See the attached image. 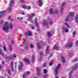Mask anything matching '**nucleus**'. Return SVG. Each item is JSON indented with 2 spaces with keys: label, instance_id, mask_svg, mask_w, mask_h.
I'll return each instance as SVG.
<instances>
[{
  "label": "nucleus",
  "instance_id": "f257e3e1",
  "mask_svg": "<svg viewBox=\"0 0 78 78\" xmlns=\"http://www.w3.org/2000/svg\"><path fill=\"white\" fill-rule=\"evenodd\" d=\"M10 26L9 25V24L8 22H5L4 23V26L3 27V30L5 31H6V33L9 32V30Z\"/></svg>",
  "mask_w": 78,
  "mask_h": 78
},
{
  "label": "nucleus",
  "instance_id": "f03ea898",
  "mask_svg": "<svg viewBox=\"0 0 78 78\" xmlns=\"http://www.w3.org/2000/svg\"><path fill=\"white\" fill-rule=\"evenodd\" d=\"M61 65L60 64H58L55 69V76H56L58 75V70L59 69Z\"/></svg>",
  "mask_w": 78,
  "mask_h": 78
},
{
  "label": "nucleus",
  "instance_id": "7ed1b4c3",
  "mask_svg": "<svg viewBox=\"0 0 78 78\" xmlns=\"http://www.w3.org/2000/svg\"><path fill=\"white\" fill-rule=\"evenodd\" d=\"M14 1H11L10 3V12L12 11V7L14 5Z\"/></svg>",
  "mask_w": 78,
  "mask_h": 78
},
{
  "label": "nucleus",
  "instance_id": "20e7f679",
  "mask_svg": "<svg viewBox=\"0 0 78 78\" xmlns=\"http://www.w3.org/2000/svg\"><path fill=\"white\" fill-rule=\"evenodd\" d=\"M10 67L12 70V71L14 72V62H13V61H12L10 62Z\"/></svg>",
  "mask_w": 78,
  "mask_h": 78
},
{
  "label": "nucleus",
  "instance_id": "39448f33",
  "mask_svg": "<svg viewBox=\"0 0 78 78\" xmlns=\"http://www.w3.org/2000/svg\"><path fill=\"white\" fill-rule=\"evenodd\" d=\"M6 12L5 11H2L0 12V18H2V17H3L5 15Z\"/></svg>",
  "mask_w": 78,
  "mask_h": 78
},
{
  "label": "nucleus",
  "instance_id": "423d86ee",
  "mask_svg": "<svg viewBox=\"0 0 78 78\" xmlns=\"http://www.w3.org/2000/svg\"><path fill=\"white\" fill-rule=\"evenodd\" d=\"M25 34L26 36H28V35L29 36H33V34H32V33L29 31L25 32Z\"/></svg>",
  "mask_w": 78,
  "mask_h": 78
},
{
  "label": "nucleus",
  "instance_id": "0eeeda50",
  "mask_svg": "<svg viewBox=\"0 0 78 78\" xmlns=\"http://www.w3.org/2000/svg\"><path fill=\"white\" fill-rule=\"evenodd\" d=\"M66 47H73V43L72 42H71V43L67 44L66 45Z\"/></svg>",
  "mask_w": 78,
  "mask_h": 78
},
{
  "label": "nucleus",
  "instance_id": "6e6552de",
  "mask_svg": "<svg viewBox=\"0 0 78 78\" xmlns=\"http://www.w3.org/2000/svg\"><path fill=\"white\" fill-rule=\"evenodd\" d=\"M19 63H20L21 66H20L19 67V69L20 70H22L23 69V63L21 62H19Z\"/></svg>",
  "mask_w": 78,
  "mask_h": 78
},
{
  "label": "nucleus",
  "instance_id": "1a4fd4ad",
  "mask_svg": "<svg viewBox=\"0 0 78 78\" xmlns=\"http://www.w3.org/2000/svg\"><path fill=\"white\" fill-rule=\"evenodd\" d=\"M24 45V48L25 49H27L28 48V44L27 43H23Z\"/></svg>",
  "mask_w": 78,
  "mask_h": 78
},
{
  "label": "nucleus",
  "instance_id": "9d476101",
  "mask_svg": "<svg viewBox=\"0 0 78 78\" xmlns=\"http://www.w3.org/2000/svg\"><path fill=\"white\" fill-rule=\"evenodd\" d=\"M36 16V14L35 13H33L31 14V16L30 15H28L30 19H31L32 17H34Z\"/></svg>",
  "mask_w": 78,
  "mask_h": 78
},
{
  "label": "nucleus",
  "instance_id": "9b49d317",
  "mask_svg": "<svg viewBox=\"0 0 78 78\" xmlns=\"http://www.w3.org/2000/svg\"><path fill=\"white\" fill-rule=\"evenodd\" d=\"M77 67H78V65L77 64H75L73 67L72 69L73 70H76V69H77Z\"/></svg>",
  "mask_w": 78,
  "mask_h": 78
},
{
  "label": "nucleus",
  "instance_id": "f8f14e48",
  "mask_svg": "<svg viewBox=\"0 0 78 78\" xmlns=\"http://www.w3.org/2000/svg\"><path fill=\"white\" fill-rule=\"evenodd\" d=\"M43 24L44 25L47 26V28H49V26H48V23H47V22L44 21L43 22Z\"/></svg>",
  "mask_w": 78,
  "mask_h": 78
},
{
  "label": "nucleus",
  "instance_id": "ddd939ff",
  "mask_svg": "<svg viewBox=\"0 0 78 78\" xmlns=\"http://www.w3.org/2000/svg\"><path fill=\"white\" fill-rule=\"evenodd\" d=\"M39 3L38 5L39 6H41L42 5V1L41 0H39L38 2Z\"/></svg>",
  "mask_w": 78,
  "mask_h": 78
},
{
  "label": "nucleus",
  "instance_id": "4468645a",
  "mask_svg": "<svg viewBox=\"0 0 78 78\" xmlns=\"http://www.w3.org/2000/svg\"><path fill=\"white\" fill-rule=\"evenodd\" d=\"M24 61L25 62H28V64H30V60H29V59H28L27 58H25L24 59Z\"/></svg>",
  "mask_w": 78,
  "mask_h": 78
},
{
  "label": "nucleus",
  "instance_id": "2eb2a0df",
  "mask_svg": "<svg viewBox=\"0 0 78 78\" xmlns=\"http://www.w3.org/2000/svg\"><path fill=\"white\" fill-rule=\"evenodd\" d=\"M75 14V13L74 12H70L69 13L70 16H71V17H74Z\"/></svg>",
  "mask_w": 78,
  "mask_h": 78
},
{
  "label": "nucleus",
  "instance_id": "dca6fc26",
  "mask_svg": "<svg viewBox=\"0 0 78 78\" xmlns=\"http://www.w3.org/2000/svg\"><path fill=\"white\" fill-rule=\"evenodd\" d=\"M61 58L63 62V63H65V62H66V59H65V58L63 56H62Z\"/></svg>",
  "mask_w": 78,
  "mask_h": 78
},
{
  "label": "nucleus",
  "instance_id": "f3484780",
  "mask_svg": "<svg viewBox=\"0 0 78 78\" xmlns=\"http://www.w3.org/2000/svg\"><path fill=\"white\" fill-rule=\"evenodd\" d=\"M75 21L76 22H78V15H76L75 17Z\"/></svg>",
  "mask_w": 78,
  "mask_h": 78
},
{
  "label": "nucleus",
  "instance_id": "a211bd4d",
  "mask_svg": "<svg viewBox=\"0 0 78 78\" xmlns=\"http://www.w3.org/2000/svg\"><path fill=\"white\" fill-rule=\"evenodd\" d=\"M49 49H50V47L49 46H47L46 50V51L47 53H49V51H48Z\"/></svg>",
  "mask_w": 78,
  "mask_h": 78
},
{
  "label": "nucleus",
  "instance_id": "6ab92c4d",
  "mask_svg": "<svg viewBox=\"0 0 78 78\" xmlns=\"http://www.w3.org/2000/svg\"><path fill=\"white\" fill-rule=\"evenodd\" d=\"M37 19L36 18L35 19V24L36 25V27H39V24H38V23L37 22Z\"/></svg>",
  "mask_w": 78,
  "mask_h": 78
},
{
  "label": "nucleus",
  "instance_id": "aec40b11",
  "mask_svg": "<svg viewBox=\"0 0 78 78\" xmlns=\"http://www.w3.org/2000/svg\"><path fill=\"white\" fill-rule=\"evenodd\" d=\"M16 55H12L10 57V59H14V58H16Z\"/></svg>",
  "mask_w": 78,
  "mask_h": 78
},
{
  "label": "nucleus",
  "instance_id": "412c9836",
  "mask_svg": "<svg viewBox=\"0 0 78 78\" xmlns=\"http://www.w3.org/2000/svg\"><path fill=\"white\" fill-rule=\"evenodd\" d=\"M73 73V71H71L69 73V78H72V73Z\"/></svg>",
  "mask_w": 78,
  "mask_h": 78
},
{
  "label": "nucleus",
  "instance_id": "4be33fe9",
  "mask_svg": "<svg viewBox=\"0 0 78 78\" xmlns=\"http://www.w3.org/2000/svg\"><path fill=\"white\" fill-rule=\"evenodd\" d=\"M47 35L48 37H51L52 35L51 33L50 32H48L47 33Z\"/></svg>",
  "mask_w": 78,
  "mask_h": 78
},
{
  "label": "nucleus",
  "instance_id": "5701e85b",
  "mask_svg": "<svg viewBox=\"0 0 78 78\" xmlns=\"http://www.w3.org/2000/svg\"><path fill=\"white\" fill-rule=\"evenodd\" d=\"M35 60V57L34 56V55H33L32 57V61H33V62H34Z\"/></svg>",
  "mask_w": 78,
  "mask_h": 78
},
{
  "label": "nucleus",
  "instance_id": "b1692460",
  "mask_svg": "<svg viewBox=\"0 0 78 78\" xmlns=\"http://www.w3.org/2000/svg\"><path fill=\"white\" fill-rule=\"evenodd\" d=\"M69 18H70V16L69 15H68L67 16L66 19V22H68V21H69Z\"/></svg>",
  "mask_w": 78,
  "mask_h": 78
},
{
  "label": "nucleus",
  "instance_id": "393cba45",
  "mask_svg": "<svg viewBox=\"0 0 78 78\" xmlns=\"http://www.w3.org/2000/svg\"><path fill=\"white\" fill-rule=\"evenodd\" d=\"M76 31H73V37H75V36H76Z\"/></svg>",
  "mask_w": 78,
  "mask_h": 78
},
{
  "label": "nucleus",
  "instance_id": "a878e982",
  "mask_svg": "<svg viewBox=\"0 0 78 78\" xmlns=\"http://www.w3.org/2000/svg\"><path fill=\"white\" fill-rule=\"evenodd\" d=\"M37 47H38V48H39V49H41V44L40 43H38L37 44Z\"/></svg>",
  "mask_w": 78,
  "mask_h": 78
},
{
  "label": "nucleus",
  "instance_id": "bb28decb",
  "mask_svg": "<svg viewBox=\"0 0 78 78\" xmlns=\"http://www.w3.org/2000/svg\"><path fill=\"white\" fill-rule=\"evenodd\" d=\"M59 48V47L58 46H55L53 47V49H56V50H58Z\"/></svg>",
  "mask_w": 78,
  "mask_h": 78
},
{
  "label": "nucleus",
  "instance_id": "cd10ccee",
  "mask_svg": "<svg viewBox=\"0 0 78 78\" xmlns=\"http://www.w3.org/2000/svg\"><path fill=\"white\" fill-rule=\"evenodd\" d=\"M14 27V25L12 23L10 24V29H12L13 27Z\"/></svg>",
  "mask_w": 78,
  "mask_h": 78
},
{
  "label": "nucleus",
  "instance_id": "c85d7f7f",
  "mask_svg": "<svg viewBox=\"0 0 78 78\" xmlns=\"http://www.w3.org/2000/svg\"><path fill=\"white\" fill-rule=\"evenodd\" d=\"M53 11V9L51 8L50 9V12L51 14L52 13Z\"/></svg>",
  "mask_w": 78,
  "mask_h": 78
},
{
  "label": "nucleus",
  "instance_id": "c756f323",
  "mask_svg": "<svg viewBox=\"0 0 78 78\" xmlns=\"http://www.w3.org/2000/svg\"><path fill=\"white\" fill-rule=\"evenodd\" d=\"M0 54H1V55H2V56H3V57H4V55H3V52H2V50H1V49H0Z\"/></svg>",
  "mask_w": 78,
  "mask_h": 78
},
{
  "label": "nucleus",
  "instance_id": "7c9ffc66",
  "mask_svg": "<svg viewBox=\"0 0 78 78\" xmlns=\"http://www.w3.org/2000/svg\"><path fill=\"white\" fill-rule=\"evenodd\" d=\"M78 61V58H75L74 60L72 61L73 62H76Z\"/></svg>",
  "mask_w": 78,
  "mask_h": 78
},
{
  "label": "nucleus",
  "instance_id": "2f4dec72",
  "mask_svg": "<svg viewBox=\"0 0 78 78\" xmlns=\"http://www.w3.org/2000/svg\"><path fill=\"white\" fill-rule=\"evenodd\" d=\"M26 9H31V7L30 6H27L26 7Z\"/></svg>",
  "mask_w": 78,
  "mask_h": 78
},
{
  "label": "nucleus",
  "instance_id": "473e14b6",
  "mask_svg": "<svg viewBox=\"0 0 78 78\" xmlns=\"http://www.w3.org/2000/svg\"><path fill=\"white\" fill-rule=\"evenodd\" d=\"M58 12H59V10H58V9H56V10H55V12H54V13H58Z\"/></svg>",
  "mask_w": 78,
  "mask_h": 78
},
{
  "label": "nucleus",
  "instance_id": "72a5a7b5",
  "mask_svg": "<svg viewBox=\"0 0 78 78\" xmlns=\"http://www.w3.org/2000/svg\"><path fill=\"white\" fill-rule=\"evenodd\" d=\"M47 69H44V73H47Z\"/></svg>",
  "mask_w": 78,
  "mask_h": 78
},
{
  "label": "nucleus",
  "instance_id": "f704fd0d",
  "mask_svg": "<svg viewBox=\"0 0 78 78\" xmlns=\"http://www.w3.org/2000/svg\"><path fill=\"white\" fill-rule=\"evenodd\" d=\"M3 22H4V20H1L0 21V24H2Z\"/></svg>",
  "mask_w": 78,
  "mask_h": 78
},
{
  "label": "nucleus",
  "instance_id": "c9c22d12",
  "mask_svg": "<svg viewBox=\"0 0 78 78\" xmlns=\"http://www.w3.org/2000/svg\"><path fill=\"white\" fill-rule=\"evenodd\" d=\"M14 41L13 40H12L11 44L12 45L14 44Z\"/></svg>",
  "mask_w": 78,
  "mask_h": 78
},
{
  "label": "nucleus",
  "instance_id": "e433bc0d",
  "mask_svg": "<svg viewBox=\"0 0 78 78\" xmlns=\"http://www.w3.org/2000/svg\"><path fill=\"white\" fill-rule=\"evenodd\" d=\"M30 74V72L29 71H27L26 72V74L27 75H29Z\"/></svg>",
  "mask_w": 78,
  "mask_h": 78
},
{
  "label": "nucleus",
  "instance_id": "4c0bfd02",
  "mask_svg": "<svg viewBox=\"0 0 78 78\" xmlns=\"http://www.w3.org/2000/svg\"><path fill=\"white\" fill-rule=\"evenodd\" d=\"M47 66V64L46 63H44L43 65V67H45Z\"/></svg>",
  "mask_w": 78,
  "mask_h": 78
},
{
  "label": "nucleus",
  "instance_id": "58836bf2",
  "mask_svg": "<svg viewBox=\"0 0 78 78\" xmlns=\"http://www.w3.org/2000/svg\"><path fill=\"white\" fill-rule=\"evenodd\" d=\"M50 24L51 25H52L53 24V22L52 21H51L50 22Z\"/></svg>",
  "mask_w": 78,
  "mask_h": 78
},
{
  "label": "nucleus",
  "instance_id": "ea45409f",
  "mask_svg": "<svg viewBox=\"0 0 78 78\" xmlns=\"http://www.w3.org/2000/svg\"><path fill=\"white\" fill-rule=\"evenodd\" d=\"M3 49L5 51H6V48L4 46L3 47Z\"/></svg>",
  "mask_w": 78,
  "mask_h": 78
},
{
  "label": "nucleus",
  "instance_id": "a19ab883",
  "mask_svg": "<svg viewBox=\"0 0 78 78\" xmlns=\"http://www.w3.org/2000/svg\"><path fill=\"white\" fill-rule=\"evenodd\" d=\"M30 48H33L34 47V46L32 44H30Z\"/></svg>",
  "mask_w": 78,
  "mask_h": 78
},
{
  "label": "nucleus",
  "instance_id": "79ce46f5",
  "mask_svg": "<svg viewBox=\"0 0 78 78\" xmlns=\"http://www.w3.org/2000/svg\"><path fill=\"white\" fill-rule=\"evenodd\" d=\"M64 5H65V2H63V3H62V7H63V6H64Z\"/></svg>",
  "mask_w": 78,
  "mask_h": 78
},
{
  "label": "nucleus",
  "instance_id": "37998d69",
  "mask_svg": "<svg viewBox=\"0 0 78 78\" xmlns=\"http://www.w3.org/2000/svg\"><path fill=\"white\" fill-rule=\"evenodd\" d=\"M52 65H53V62H50V66H51Z\"/></svg>",
  "mask_w": 78,
  "mask_h": 78
},
{
  "label": "nucleus",
  "instance_id": "c03bdc74",
  "mask_svg": "<svg viewBox=\"0 0 78 78\" xmlns=\"http://www.w3.org/2000/svg\"><path fill=\"white\" fill-rule=\"evenodd\" d=\"M21 2H22V3H25V1L24 0H20Z\"/></svg>",
  "mask_w": 78,
  "mask_h": 78
},
{
  "label": "nucleus",
  "instance_id": "a18cd8bd",
  "mask_svg": "<svg viewBox=\"0 0 78 78\" xmlns=\"http://www.w3.org/2000/svg\"><path fill=\"white\" fill-rule=\"evenodd\" d=\"M39 60L40 61H42V57H41L40 58H39Z\"/></svg>",
  "mask_w": 78,
  "mask_h": 78
},
{
  "label": "nucleus",
  "instance_id": "49530a36",
  "mask_svg": "<svg viewBox=\"0 0 78 78\" xmlns=\"http://www.w3.org/2000/svg\"><path fill=\"white\" fill-rule=\"evenodd\" d=\"M47 74H45L43 78H47Z\"/></svg>",
  "mask_w": 78,
  "mask_h": 78
},
{
  "label": "nucleus",
  "instance_id": "de8ad7c7",
  "mask_svg": "<svg viewBox=\"0 0 78 78\" xmlns=\"http://www.w3.org/2000/svg\"><path fill=\"white\" fill-rule=\"evenodd\" d=\"M63 11V8H61L60 12H62Z\"/></svg>",
  "mask_w": 78,
  "mask_h": 78
},
{
  "label": "nucleus",
  "instance_id": "09e8293b",
  "mask_svg": "<svg viewBox=\"0 0 78 78\" xmlns=\"http://www.w3.org/2000/svg\"><path fill=\"white\" fill-rule=\"evenodd\" d=\"M22 8H27V7H26L25 6V5H23L22 6Z\"/></svg>",
  "mask_w": 78,
  "mask_h": 78
},
{
  "label": "nucleus",
  "instance_id": "8fccbe9b",
  "mask_svg": "<svg viewBox=\"0 0 78 78\" xmlns=\"http://www.w3.org/2000/svg\"><path fill=\"white\" fill-rule=\"evenodd\" d=\"M42 54H43V52H41L40 53V55L41 56H42Z\"/></svg>",
  "mask_w": 78,
  "mask_h": 78
},
{
  "label": "nucleus",
  "instance_id": "3c124183",
  "mask_svg": "<svg viewBox=\"0 0 78 78\" xmlns=\"http://www.w3.org/2000/svg\"><path fill=\"white\" fill-rule=\"evenodd\" d=\"M76 45H78V40L76 41Z\"/></svg>",
  "mask_w": 78,
  "mask_h": 78
},
{
  "label": "nucleus",
  "instance_id": "603ef678",
  "mask_svg": "<svg viewBox=\"0 0 78 78\" xmlns=\"http://www.w3.org/2000/svg\"><path fill=\"white\" fill-rule=\"evenodd\" d=\"M25 13L24 12H21V14L22 15H25Z\"/></svg>",
  "mask_w": 78,
  "mask_h": 78
},
{
  "label": "nucleus",
  "instance_id": "864d4df0",
  "mask_svg": "<svg viewBox=\"0 0 78 78\" xmlns=\"http://www.w3.org/2000/svg\"><path fill=\"white\" fill-rule=\"evenodd\" d=\"M12 50V47H11V46H10V50Z\"/></svg>",
  "mask_w": 78,
  "mask_h": 78
},
{
  "label": "nucleus",
  "instance_id": "5fc2aeb1",
  "mask_svg": "<svg viewBox=\"0 0 78 78\" xmlns=\"http://www.w3.org/2000/svg\"><path fill=\"white\" fill-rule=\"evenodd\" d=\"M37 72H39V68H37Z\"/></svg>",
  "mask_w": 78,
  "mask_h": 78
},
{
  "label": "nucleus",
  "instance_id": "6e6d98bb",
  "mask_svg": "<svg viewBox=\"0 0 78 78\" xmlns=\"http://www.w3.org/2000/svg\"><path fill=\"white\" fill-rule=\"evenodd\" d=\"M66 32H68L69 31V29H67L66 30Z\"/></svg>",
  "mask_w": 78,
  "mask_h": 78
},
{
  "label": "nucleus",
  "instance_id": "4d7b16f0",
  "mask_svg": "<svg viewBox=\"0 0 78 78\" xmlns=\"http://www.w3.org/2000/svg\"><path fill=\"white\" fill-rule=\"evenodd\" d=\"M31 28L32 29V30H34V29L35 28L33 26Z\"/></svg>",
  "mask_w": 78,
  "mask_h": 78
},
{
  "label": "nucleus",
  "instance_id": "13d9d810",
  "mask_svg": "<svg viewBox=\"0 0 78 78\" xmlns=\"http://www.w3.org/2000/svg\"><path fill=\"white\" fill-rule=\"evenodd\" d=\"M44 44V42L43 41H41V44H42V45H43Z\"/></svg>",
  "mask_w": 78,
  "mask_h": 78
},
{
  "label": "nucleus",
  "instance_id": "bf43d9fd",
  "mask_svg": "<svg viewBox=\"0 0 78 78\" xmlns=\"http://www.w3.org/2000/svg\"><path fill=\"white\" fill-rule=\"evenodd\" d=\"M37 76H39V75H40V73H37Z\"/></svg>",
  "mask_w": 78,
  "mask_h": 78
},
{
  "label": "nucleus",
  "instance_id": "052dcab7",
  "mask_svg": "<svg viewBox=\"0 0 78 78\" xmlns=\"http://www.w3.org/2000/svg\"><path fill=\"white\" fill-rule=\"evenodd\" d=\"M8 72L10 74V70H8Z\"/></svg>",
  "mask_w": 78,
  "mask_h": 78
},
{
  "label": "nucleus",
  "instance_id": "680f3d73",
  "mask_svg": "<svg viewBox=\"0 0 78 78\" xmlns=\"http://www.w3.org/2000/svg\"><path fill=\"white\" fill-rule=\"evenodd\" d=\"M23 78H25V74H24L23 75Z\"/></svg>",
  "mask_w": 78,
  "mask_h": 78
},
{
  "label": "nucleus",
  "instance_id": "e2e57ef3",
  "mask_svg": "<svg viewBox=\"0 0 78 78\" xmlns=\"http://www.w3.org/2000/svg\"><path fill=\"white\" fill-rule=\"evenodd\" d=\"M52 56H53V54H51L50 55V57H52Z\"/></svg>",
  "mask_w": 78,
  "mask_h": 78
},
{
  "label": "nucleus",
  "instance_id": "0e129e2a",
  "mask_svg": "<svg viewBox=\"0 0 78 78\" xmlns=\"http://www.w3.org/2000/svg\"><path fill=\"white\" fill-rule=\"evenodd\" d=\"M23 19V17H21L20 18V20H22V19Z\"/></svg>",
  "mask_w": 78,
  "mask_h": 78
},
{
  "label": "nucleus",
  "instance_id": "69168bd1",
  "mask_svg": "<svg viewBox=\"0 0 78 78\" xmlns=\"http://www.w3.org/2000/svg\"><path fill=\"white\" fill-rule=\"evenodd\" d=\"M2 68V66L1 65H0V69H1Z\"/></svg>",
  "mask_w": 78,
  "mask_h": 78
},
{
  "label": "nucleus",
  "instance_id": "338daca9",
  "mask_svg": "<svg viewBox=\"0 0 78 78\" xmlns=\"http://www.w3.org/2000/svg\"><path fill=\"white\" fill-rule=\"evenodd\" d=\"M65 31V30L63 29L62 32H64V31Z\"/></svg>",
  "mask_w": 78,
  "mask_h": 78
},
{
  "label": "nucleus",
  "instance_id": "774afa93",
  "mask_svg": "<svg viewBox=\"0 0 78 78\" xmlns=\"http://www.w3.org/2000/svg\"><path fill=\"white\" fill-rule=\"evenodd\" d=\"M6 59H8V57H6Z\"/></svg>",
  "mask_w": 78,
  "mask_h": 78
}]
</instances>
